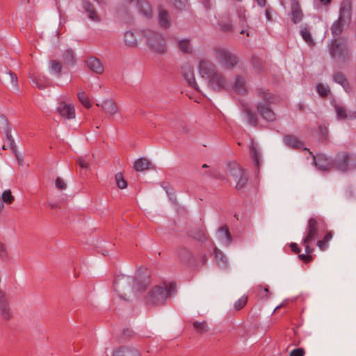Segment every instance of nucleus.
I'll return each mask as SVG.
<instances>
[{
	"label": "nucleus",
	"mask_w": 356,
	"mask_h": 356,
	"mask_svg": "<svg viewBox=\"0 0 356 356\" xmlns=\"http://www.w3.org/2000/svg\"><path fill=\"white\" fill-rule=\"evenodd\" d=\"M199 72L203 83L209 88L217 90L225 88L227 81L224 76L216 70L215 65L209 60H202L199 64Z\"/></svg>",
	"instance_id": "nucleus-1"
},
{
	"label": "nucleus",
	"mask_w": 356,
	"mask_h": 356,
	"mask_svg": "<svg viewBox=\"0 0 356 356\" xmlns=\"http://www.w3.org/2000/svg\"><path fill=\"white\" fill-rule=\"evenodd\" d=\"M147 285L146 281H138L136 278L127 275L118 276L114 282L115 291L120 298H124L123 294L127 295V291L139 292L145 290Z\"/></svg>",
	"instance_id": "nucleus-2"
},
{
	"label": "nucleus",
	"mask_w": 356,
	"mask_h": 356,
	"mask_svg": "<svg viewBox=\"0 0 356 356\" xmlns=\"http://www.w3.org/2000/svg\"><path fill=\"white\" fill-rule=\"evenodd\" d=\"M176 289L175 283L163 284L162 286H155L149 292L147 302L149 305H161L168 297L172 295Z\"/></svg>",
	"instance_id": "nucleus-3"
},
{
	"label": "nucleus",
	"mask_w": 356,
	"mask_h": 356,
	"mask_svg": "<svg viewBox=\"0 0 356 356\" xmlns=\"http://www.w3.org/2000/svg\"><path fill=\"white\" fill-rule=\"evenodd\" d=\"M227 181L231 184H234L237 190L243 188L248 182V174L235 162L230 163L227 165Z\"/></svg>",
	"instance_id": "nucleus-4"
},
{
	"label": "nucleus",
	"mask_w": 356,
	"mask_h": 356,
	"mask_svg": "<svg viewBox=\"0 0 356 356\" xmlns=\"http://www.w3.org/2000/svg\"><path fill=\"white\" fill-rule=\"evenodd\" d=\"M258 95L261 97L265 102H259L257 104V112L262 116V118L268 121L272 122L275 120V114L270 108V104L273 103V96L263 90L258 91Z\"/></svg>",
	"instance_id": "nucleus-5"
},
{
	"label": "nucleus",
	"mask_w": 356,
	"mask_h": 356,
	"mask_svg": "<svg viewBox=\"0 0 356 356\" xmlns=\"http://www.w3.org/2000/svg\"><path fill=\"white\" fill-rule=\"evenodd\" d=\"M350 2L349 0H343L341 3L339 17L337 22L332 26L331 31L333 35H339L346 24L350 19Z\"/></svg>",
	"instance_id": "nucleus-6"
},
{
	"label": "nucleus",
	"mask_w": 356,
	"mask_h": 356,
	"mask_svg": "<svg viewBox=\"0 0 356 356\" xmlns=\"http://www.w3.org/2000/svg\"><path fill=\"white\" fill-rule=\"evenodd\" d=\"M213 56L223 67L228 70L233 69L238 63V57L225 48H216Z\"/></svg>",
	"instance_id": "nucleus-7"
},
{
	"label": "nucleus",
	"mask_w": 356,
	"mask_h": 356,
	"mask_svg": "<svg viewBox=\"0 0 356 356\" xmlns=\"http://www.w3.org/2000/svg\"><path fill=\"white\" fill-rule=\"evenodd\" d=\"M334 168L346 172L356 169V155L346 152L337 154L334 160Z\"/></svg>",
	"instance_id": "nucleus-8"
},
{
	"label": "nucleus",
	"mask_w": 356,
	"mask_h": 356,
	"mask_svg": "<svg viewBox=\"0 0 356 356\" xmlns=\"http://www.w3.org/2000/svg\"><path fill=\"white\" fill-rule=\"evenodd\" d=\"M147 45L154 51L159 54L165 52V42L163 36L152 30H146L143 32Z\"/></svg>",
	"instance_id": "nucleus-9"
},
{
	"label": "nucleus",
	"mask_w": 356,
	"mask_h": 356,
	"mask_svg": "<svg viewBox=\"0 0 356 356\" xmlns=\"http://www.w3.org/2000/svg\"><path fill=\"white\" fill-rule=\"evenodd\" d=\"M330 54L339 62L346 61L350 56L346 41L342 38L333 40L330 47Z\"/></svg>",
	"instance_id": "nucleus-10"
},
{
	"label": "nucleus",
	"mask_w": 356,
	"mask_h": 356,
	"mask_svg": "<svg viewBox=\"0 0 356 356\" xmlns=\"http://www.w3.org/2000/svg\"><path fill=\"white\" fill-rule=\"evenodd\" d=\"M318 229V223L316 219L310 218L308 221L307 234L303 240V244L307 254H311L313 249L309 247V243L315 240Z\"/></svg>",
	"instance_id": "nucleus-11"
},
{
	"label": "nucleus",
	"mask_w": 356,
	"mask_h": 356,
	"mask_svg": "<svg viewBox=\"0 0 356 356\" xmlns=\"http://www.w3.org/2000/svg\"><path fill=\"white\" fill-rule=\"evenodd\" d=\"M303 149L307 151L313 157L315 165L318 166L321 170H329L330 169L334 168V161L328 158L325 155H318L316 158L313 153L309 149L307 148H303Z\"/></svg>",
	"instance_id": "nucleus-12"
},
{
	"label": "nucleus",
	"mask_w": 356,
	"mask_h": 356,
	"mask_svg": "<svg viewBox=\"0 0 356 356\" xmlns=\"http://www.w3.org/2000/svg\"><path fill=\"white\" fill-rule=\"evenodd\" d=\"M181 74L184 79L187 81L188 86L196 89L197 90L202 92L199 85L195 81L194 77L193 67L189 63H185L181 66Z\"/></svg>",
	"instance_id": "nucleus-13"
},
{
	"label": "nucleus",
	"mask_w": 356,
	"mask_h": 356,
	"mask_svg": "<svg viewBox=\"0 0 356 356\" xmlns=\"http://www.w3.org/2000/svg\"><path fill=\"white\" fill-rule=\"evenodd\" d=\"M1 81L4 85L14 92L19 91L17 74L11 71H5L1 74Z\"/></svg>",
	"instance_id": "nucleus-14"
},
{
	"label": "nucleus",
	"mask_w": 356,
	"mask_h": 356,
	"mask_svg": "<svg viewBox=\"0 0 356 356\" xmlns=\"http://www.w3.org/2000/svg\"><path fill=\"white\" fill-rule=\"evenodd\" d=\"M1 120L3 125V129L4 130L7 138V143L3 145V149H7L8 148H9L12 149L13 152H15L16 150V145L15 143V140L11 135V129L6 119H5L3 117H1Z\"/></svg>",
	"instance_id": "nucleus-15"
},
{
	"label": "nucleus",
	"mask_w": 356,
	"mask_h": 356,
	"mask_svg": "<svg viewBox=\"0 0 356 356\" xmlns=\"http://www.w3.org/2000/svg\"><path fill=\"white\" fill-rule=\"evenodd\" d=\"M57 111L59 114L67 119H73L75 118V108L74 106L71 104H67L65 102H61L59 103Z\"/></svg>",
	"instance_id": "nucleus-16"
},
{
	"label": "nucleus",
	"mask_w": 356,
	"mask_h": 356,
	"mask_svg": "<svg viewBox=\"0 0 356 356\" xmlns=\"http://www.w3.org/2000/svg\"><path fill=\"white\" fill-rule=\"evenodd\" d=\"M97 106H101L106 114L113 116L118 112V108L116 103L111 99H104L101 104H97Z\"/></svg>",
	"instance_id": "nucleus-17"
},
{
	"label": "nucleus",
	"mask_w": 356,
	"mask_h": 356,
	"mask_svg": "<svg viewBox=\"0 0 356 356\" xmlns=\"http://www.w3.org/2000/svg\"><path fill=\"white\" fill-rule=\"evenodd\" d=\"M284 143L286 146L296 149H301L304 145V143L293 135L285 136Z\"/></svg>",
	"instance_id": "nucleus-18"
},
{
	"label": "nucleus",
	"mask_w": 356,
	"mask_h": 356,
	"mask_svg": "<svg viewBox=\"0 0 356 356\" xmlns=\"http://www.w3.org/2000/svg\"><path fill=\"white\" fill-rule=\"evenodd\" d=\"M88 68L97 74H102L104 72V67L101 61L96 57H90L87 60Z\"/></svg>",
	"instance_id": "nucleus-19"
},
{
	"label": "nucleus",
	"mask_w": 356,
	"mask_h": 356,
	"mask_svg": "<svg viewBox=\"0 0 356 356\" xmlns=\"http://www.w3.org/2000/svg\"><path fill=\"white\" fill-rule=\"evenodd\" d=\"M334 109L337 113V118L339 120L355 119L356 118V112H349L347 113L346 109L340 105H334Z\"/></svg>",
	"instance_id": "nucleus-20"
},
{
	"label": "nucleus",
	"mask_w": 356,
	"mask_h": 356,
	"mask_svg": "<svg viewBox=\"0 0 356 356\" xmlns=\"http://www.w3.org/2000/svg\"><path fill=\"white\" fill-rule=\"evenodd\" d=\"M291 19L294 23L300 22L302 17V13L296 0L291 1Z\"/></svg>",
	"instance_id": "nucleus-21"
},
{
	"label": "nucleus",
	"mask_w": 356,
	"mask_h": 356,
	"mask_svg": "<svg viewBox=\"0 0 356 356\" xmlns=\"http://www.w3.org/2000/svg\"><path fill=\"white\" fill-rule=\"evenodd\" d=\"M113 356H140V354L134 348L122 347L115 350Z\"/></svg>",
	"instance_id": "nucleus-22"
},
{
	"label": "nucleus",
	"mask_w": 356,
	"mask_h": 356,
	"mask_svg": "<svg viewBox=\"0 0 356 356\" xmlns=\"http://www.w3.org/2000/svg\"><path fill=\"white\" fill-rule=\"evenodd\" d=\"M83 8L88 14V17L91 20L95 22H99L101 21L100 16L98 15L94 6L90 2H84Z\"/></svg>",
	"instance_id": "nucleus-23"
},
{
	"label": "nucleus",
	"mask_w": 356,
	"mask_h": 356,
	"mask_svg": "<svg viewBox=\"0 0 356 356\" xmlns=\"http://www.w3.org/2000/svg\"><path fill=\"white\" fill-rule=\"evenodd\" d=\"M218 238L225 244H229L232 241L231 234L227 226L219 228L218 232Z\"/></svg>",
	"instance_id": "nucleus-24"
},
{
	"label": "nucleus",
	"mask_w": 356,
	"mask_h": 356,
	"mask_svg": "<svg viewBox=\"0 0 356 356\" xmlns=\"http://www.w3.org/2000/svg\"><path fill=\"white\" fill-rule=\"evenodd\" d=\"M124 44L131 48L136 47L138 45V38L132 31H127L124 35Z\"/></svg>",
	"instance_id": "nucleus-25"
},
{
	"label": "nucleus",
	"mask_w": 356,
	"mask_h": 356,
	"mask_svg": "<svg viewBox=\"0 0 356 356\" xmlns=\"http://www.w3.org/2000/svg\"><path fill=\"white\" fill-rule=\"evenodd\" d=\"M235 91L241 95H243L247 91V87L245 79L239 76H237L235 79L234 86Z\"/></svg>",
	"instance_id": "nucleus-26"
},
{
	"label": "nucleus",
	"mask_w": 356,
	"mask_h": 356,
	"mask_svg": "<svg viewBox=\"0 0 356 356\" xmlns=\"http://www.w3.org/2000/svg\"><path fill=\"white\" fill-rule=\"evenodd\" d=\"M214 259L218 266L220 268H226L227 266V262L223 253L218 248L214 249Z\"/></svg>",
	"instance_id": "nucleus-27"
},
{
	"label": "nucleus",
	"mask_w": 356,
	"mask_h": 356,
	"mask_svg": "<svg viewBox=\"0 0 356 356\" xmlns=\"http://www.w3.org/2000/svg\"><path fill=\"white\" fill-rule=\"evenodd\" d=\"M150 162L145 158H140L134 162V169L137 172H142L149 168Z\"/></svg>",
	"instance_id": "nucleus-28"
},
{
	"label": "nucleus",
	"mask_w": 356,
	"mask_h": 356,
	"mask_svg": "<svg viewBox=\"0 0 356 356\" xmlns=\"http://www.w3.org/2000/svg\"><path fill=\"white\" fill-rule=\"evenodd\" d=\"M159 24L163 28H168L170 26V19L168 13L161 8L159 12Z\"/></svg>",
	"instance_id": "nucleus-29"
},
{
	"label": "nucleus",
	"mask_w": 356,
	"mask_h": 356,
	"mask_svg": "<svg viewBox=\"0 0 356 356\" xmlns=\"http://www.w3.org/2000/svg\"><path fill=\"white\" fill-rule=\"evenodd\" d=\"M0 316L6 321L10 320L12 317L10 309L4 300L0 302Z\"/></svg>",
	"instance_id": "nucleus-30"
},
{
	"label": "nucleus",
	"mask_w": 356,
	"mask_h": 356,
	"mask_svg": "<svg viewBox=\"0 0 356 356\" xmlns=\"http://www.w3.org/2000/svg\"><path fill=\"white\" fill-rule=\"evenodd\" d=\"M137 6L140 10L147 17L151 16L152 9L150 5L144 1H139Z\"/></svg>",
	"instance_id": "nucleus-31"
},
{
	"label": "nucleus",
	"mask_w": 356,
	"mask_h": 356,
	"mask_svg": "<svg viewBox=\"0 0 356 356\" xmlns=\"http://www.w3.org/2000/svg\"><path fill=\"white\" fill-rule=\"evenodd\" d=\"M300 35H301L302 38H303V40L309 46H313L314 44V40H313V38L312 37L311 33H310L309 30L307 28L304 27V28L301 29V30H300Z\"/></svg>",
	"instance_id": "nucleus-32"
},
{
	"label": "nucleus",
	"mask_w": 356,
	"mask_h": 356,
	"mask_svg": "<svg viewBox=\"0 0 356 356\" xmlns=\"http://www.w3.org/2000/svg\"><path fill=\"white\" fill-rule=\"evenodd\" d=\"M77 98L85 108H90L92 106V104L84 91L79 92Z\"/></svg>",
	"instance_id": "nucleus-33"
},
{
	"label": "nucleus",
	"mask_w": 356,
	"mask_h": 356,
	"mask_svg": "<svg viewBox=\"0 0 356 356\" xmlns=\"http://www.w3.org/2000/svg\"><path fill=\"white\" fill-rule=\"evenodd\" d=\"M332 238V234L331 232L327 233L322 240L317 242L318 247L321 250H325L328 246V243Z\"/></svg>",
	"instance_id": "nucleus-34"
},
{
	"label": "nucleus",
	"mask_w": 356,
	"mask_h": 356,
	"mask_svg": "<svg viewBox=\"0 0 356 356\" xmlns=\"http://www.w3.org/2000/svg\"><path fill=\"white\" fill-rule=\"evenodd\" d=\"M334 81L340 84L346 90H347L348 87V82L346 79L344 75L341 73H336L333 76Z\"/></svg>",
	"instance_id": "nucleus-35"
},
{
	"label": "nucleus",
	"mask_w": 356,
	"mask_h": 356,
	"mask_svg": "<svg viewBox=\"0 0 356 356\" xmlns=\"http://www.w3.org/2000/svg\"><path fill=\"white\" fill-rule=\"evenodd\" d=\"M193 327L196 332L199 333H205L209 331V327L205 321L198 322L195 321L193 323Z\"/></svg>",
	"instance_id": "nucleus-36"
},
{
	"label": "nucleus",
	"mask_w": 356,
	"mask_h": 356,
	"mask_svg": "<svg viewBox=\"0 0 356 356\" xmlns=\"http://www.w3.org/2000/svg\"><path fill=\"white\" fill-rule=\"evenodd\" d=\"M63 59L65 64L72 65L74 63V53L72 50H67L63 54Z\"/></svg>",
	"instance_id": "nucleus-37"
},
{
	"label": "nucleus",
	"mask_w": 356,
	"mask_h": 356,
	"mask_svg": "<svg viewBox=\"0 0 356 356\" xmlns=\"http://www.w3.org/2000/svg\"><path fill=\"white\" fill-rule=\"evenodd\" d=\"M179 47L184 53H189L192 49L188 40H180L179 42Z\"/></svg>",
	"instance_id": "nucleus-38"
},
{
	"label": "nucleus",
	"mask_w": 356,
	"mask_h": 356,
	"mask_svg": "<svg viewBox=\"0 0 356 356\" xmlns=\"http://www.w3.org/2000/svg\"><path fill=\"white\" fill-rule=\"evenodd\" d=\"M248 122L252 125H255L257 122V118L255 114L249 108L245 110Z\"/></svg>",
	"instance_id": "nucleus-39"
},
{
	"label": "nucleus",
	"mask_w": 356,
	"mask_h": 356,
	"mask_svg": "<svg viewBox=\"0 0 356 356\" xmlns=\"http://www.w3.org/2000/svg\"><path fill=\"white\" fill-rule=\"evenodd\" d=\"M115 180L118 188H120V189H124L127 188V181L123 178L122 173H117L115 175Z\"/></svg>",
	"instance_id": "nucleus-40"
},
{
	"label": "nucleus",
	"mask_w": 356,
	"mask_h": 356,
	"mask_svg": "<svg viewBox=\"0 0 356 356\" xmlns=\"http://www.w3.org/2000/svg\"><path fill=\"white\" fill-rule=\"evenodd\" d=\"M1 201L6 204H10L14 200V197L12 195L11 192L10 190L5 191L1 197Z\"/></svg>",
	"instance_id": "nucleus-41"
},
{
	"label": "nucleus",
	"mask_w": 356,
	"mask_h": 356,
	"mask_svg": "<svg viewBox=\"0 0 356 356\" xmlns=\"http://www.w3.org/2000/svg\"><path fill=\"white\" fill-rule=\"evenodd\" d=\"M317 91L321 97H326L328 95L330 88L327 86L319 83L317 85Z\"/></svg>",
	"instance_id": "nucleus-42"
},
{
	"label": "nucleus",
	"mask_w": 356,
	"mask_h": 356,
	"mask_svg": "<svg viewBox=\"0 0 356 356\" xmlns=\"http://www.w3.org/2000/svg\"><path fill=\"white\" fill-rule=\"evenodd\" d=\"M30 78L32 79L33 82L40 89H44L47 87V84H43L40 83V78L36 76L35 74H30Z\"/></svg>",
	"instance_id": "nucleus-43"
},
{
	"label": "nucleus",
	"mask_w": 356,
	"mask_h": 356,
	"mask_svg": "<svg viewBox=\"0 0 356 356\" xmlns=\"http://www.w3.org/2000/svg\"><path fill=\"white\" fill-rule=\"evenodd\" d=\"M51 70L55 74H59L62 70L61 64L56 60H51Z\"/></svg>",
	"instance_id": "nucleus-44"
},
{
	"label": "nucleus",
	"mask_w": 356,
	"mask_h": 356,
	"mask_svg": "<svg viewBox=\"0 0 356 356\" xmlns=\"http://www.w3.org/2000/svg\"><path fill=\"white\" fill-rule=\"evenodd\" d=\"M248 298L243 296L234 303V308L236 310L242 309L247 303Z\"/></svg>",
	"instance_id": "nucleus-45"
},
{
	"label": "nucleus",
	"mask_w": 356,
	"mask_h": 356,
	"mask_svg": "<svg viewBox=\"0 0 356 356\" xmlns=\"http://www.w3.org/2000/svg\"><path fill=\"white\" fill-rule=\"evenodd\" d=\"M56 186L60 190H65L67 188V184L63 179L57 177L56 179Z\"/></svg>",
	"instance_id": "nucleus-46"
},
{
	"label": "nucleus",
	"mask_w": 356,
	"mask_h": 356,
	"mask_svg": "<svg viewBox=\"0 0 356 356\" xmlns=\"http://www.w3.org/2000/svg\"><path fill=\"white\" fill-rule=\"evenodd\" d=\"M250 152L252 157L254 159L255 163L258 165L259 159V152L257 151L256 147L252 145L250 147Z\"/></svg>",
	"instance_id": "nucleus-47"
},
{
	"label": "nucleus",
	"mask_w": 356,
	"mask_h": 356,
	"mask_svg": "<svg viewBox=\"0 0 356 356\" xmlns=\"http://www.w3.org/2000/svg\"><path fill=\"white\" fill-rule=\"evenodd\" d=\"M8 257V252L5 244L0 241V257L2 259Z\"/></svg>",
	"instance_id": "nucleus-48"
},
{
	"label": "nucleus",
	"mask_w": 356,
	"mask_h": 356,
	"mask_svg": "<svg viewBox=\"0 0 356 356\" xmlns=\"http://www.w3.org/2000/svg\"><path fill=\"white\" fill-rule=\"evenodd\" d=\"M305 353V352L303 348H298L291 351L290 356H304Z\"/></svg>",
	"instance_id": "nucleus-49"
},
{
	"label": "nucleus",
	"mask_w": 356,
	"mask_h": 356,
	"mask_svg": "<svg viewBox=\"0 0 356 356\" xmlns=\"http://www.w3.org/2000/svg\"><path fill=\"white\" fill-rule=\"evenodd\" d=\"M78 163L82 168H87L88 166V162L83 156H81L78 159Z\"/></svg>",
	"instance_id": "nucleus-50"
},
{
	"label": "nucleus",
	"mask_w": 356,
	"mask_h": 356,
	"mask_svg": "<svg viewBox=\"0 0 356 356\" xmlns=\"http://www.w3.org/2000/svg\"><path fill=\"white\" fill-rule=\"evenodd\" d=\"M220 26L222 29L225 31L229 32L233 31V26L229 23H222Z\"/></svg>",
	"instance_id": "nucleus-51"
},
{
	"label": "nucleus",
	"mask_w": 356,
	"mask_h": 356,
	"mask_svg": "<svg viewBox=\"0 0 356 356\" xmlns=\"http://www.w3.org/2000/svg\"><path fill=\"white\" fill-rule=\"evenodd\" d=\"M309 254H300L299 255V258L300 259L304 261L305 262H309L311 260H312V256L309 255Z\"/></svg>",
	"instance_id": "nucleus-52"
},
{
	"label": "nucleus",
	"mask_w": 356,
	"mask_h": 356,
	"mask_svg": "<svg viewBox=\"0 0 356 356\" xmlns=\"http://www.w3.org/2000/svg\"><path fill=\"white\" fill-rule=\"evenodd\" d=\"M265 15L268 21L271 22L273 20V17L271 15V10L270 8H266L265 10Z\"/></svg>",
	"instance_id": "nucleus-53"
},
{
	"label": "nucleus",
	"mask_w": 356,
	"mask_h": 356,
	"mask_svg": "<svg viewBox=\"0 0 356 356\" xmlns=\"http://www.w3.org/2000/svg\"><path fill=\"white\" fill-rule=\"evenodd\" d=\"M290 248H291V250L296 254L299 253L300 252V248L298 247L297 244L295 243H291Z\"/></svg>",
	"instance_id": "nucleus-54"
},
{
	"label": "nucleus",
	"mask_w": 356,
	"mask_h": 356,
	"mask_svg": "<svg viewBox=\"0 0 356 356\" xmlns=\"http://www.w3.org/2000/svg\"><path fill=\"white\" fill-rule=\"evenodd\" d=\"M268 289L267 288H264V289H262L260 292V296L264 298H266L268 296Z\"/></svg>",
	"instance_id": "nucleus-55"
},
{
	"label": "nucleus",
	"mask_w": 356,
	"mask_h": 356,
	"mask_svg": "<svg viewBox=\"0 0 356 356\" xmlns=\"http://www.w3.org/2000/svg\"><path fill=\"white\" fill-rule=\"evenodd\" d=\"M239 19H240V22L242 24L243 26H245L246 24V19H245V15H242V14H239Z\"/></svg>",
	"instance_id": "nucleus-56"
},
{
	"label": "nucleus",
	"mask_w": 356,
	"mask_h": 356,
	"mask_svg": "<svg viewBox=\"0 0 356 356\" xmlns=\"http://www.w3.org/2000/svg\"><path fill=\"white\" fill-rule=\"evenodd\" d=\"M257 3L261 7L265 6L266 1V0H255Z\"/></svg>",
	"instance_id": "nucleus-57"
},
{
	"label": "nucleus",
	"mask_w": 356,
	"mask_h": 356,
	"mask_svg": "<svg viewBox=\"0 0 356 356\" xmlns=\"http://www.w3.org/2000/svg\"><path fill=\"white\" fill-rule=\"evenodd\" d=\"M321 3L323 5H327L330 3L332 0H319Z\"/></svg>",
	"instance_id": "nucleus-58"
},
{
	"label": "nucleus",
	"mask_w": 356,
	"mask_h": 356,
	"mask_svg": "<svg viewBox=\"0 0 356 356\" xmlns=\"http://www.w3.org/2000/svg\"><path fill=\"white\" fill-rule=\"evenodd\" d=\"M17 158L19 162H20V163L22 162V158H19L18 156H17Z\"/></svg>",
	"instance_id": "nucleus-59"
},
{
	"label": "nucleus",
	"mask_w": 356,
	"mask_h": 356,
	"mask_svg": "<svg viewBox=\"0 0 356 356\" xmlns=\"http://www.w3.org/2000/svg\"><path fill=\"white\" fill-rule=\"evenodd\" d=\"M202 168H208V165H207V164H204V165H202Z\"/></svg>",
	"instance_id": "nucleus-60"
},
{
	"label": "nucleus",
	"mask_w": 356,
	"mask_h": 356,
	"mask_svg": "<svg viewBox=\"0 0 356 356\" xmlns=\"http://www.w3.org/2000/svg\"><path fill=\"white\" fill-rule=\"evenodd\" d=\"M244 33H245L244 30H241V31L240 32L241 34H243Z\"/></svg>",
	"instance_id": "nucleus-61"
},
{
	"label": "nucleus",
	"mask_w": 356,
	"mask_h": 356,
	"mask_svg": "<svg viewBox=\"0 0 356 356\" xmlns=\"http://www.w3.org/2000/svg\"><path fill=\"white\" fill-rule=\"evenodd\" d=\"M281 307V305L280 306H277V307L275 308V310L280 309Z\"/></svg>",
	"instance_id": "nucleus-62"
}]
</instances>
